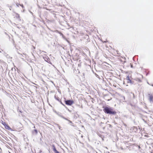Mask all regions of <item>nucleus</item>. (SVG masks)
I'll use <instances>...</instances> for the list:
<instances>
[{
    "label": "nucleus",
    "instance_id": "nucleus-2",
    "mask_svg": "<svg viewBox=\"0 0 153 153\" xmlns=\"http://www.w3.org/2000/svg\"><path fill=\"white\" fill-rule=\"evenodd\" d=\"M65 102L66 105L70 106L74 103V101L72 100H65Z\"/></svg>",
    "mask_w": 153,
    "mask_h": 153
},
{
    "label": "nucleus",
    "instance_id": "nucleus-3",
    "mask_svg": "<svg viewBox=\"0 0 153 153\" xmlns=\"http://www.w3.org/2000/svg\"><path fill=\"white\" fill-rule=\"evenodd\" d=\"M2 124L4 125V126L5 128L9 130H11V128L9 127L8 125L6 124L5 123L2 122Z\"/></svg>",
    "mask_w": 153,
    "mask_h": 153
},
{
    "label": "nucleus",
    "instance_id": "nucleus-5",
    "mask_svg": "<svg viewBox=\"0 0 153 153\" xmlns=\"http://www.w3.org/2000/svg\"><path fill=\"white\" fill-rule=\"evenodd\" d=\"M14 16H15L14 18H16V19H19V20H21L20 16L19 14H18L16 13H15Z\"/></svg>",
    "mask_w": 153,
    "mask_h": 153
},
{
    "label": "nucleus",
    "instance_id": "nucleus-6",
    "mask_svg": "<svg viewBox=\"0 0 153 153\" xmlns=\"http://www.w3.org/2000/svg\"><path fill=\"white\" fill-rule=\"evenodd\" d=\"M53 150L55 153H59L56 150L54 145H52Z\"/></svg>",
    "mask_w": 153,
    "mask_h": 153
},
{
    "label": "nucleus",
    "instance_id": "nucleus-9",
    "mask_svg": "<svg viewBox=\"0 0 153 153\" xmlns=\"http://www.w3.org/2000/svg\"><path fill=\"white\" fill-rule=\"evenodd\" d=\"M34 131L35 132L36 134H37V131L35 129L34 130Z\"/></svg>",
    "mask_w": 153,
    "mask_h": 153
},
{
    "label": "nucleus",
    "instance_id": "nucleus-4",
    "mask_svg": "<svg viewBox=\"0 0 153 153\" xmlns=\"http://www.w3.org/2000/svg\"><path fill=\"white\" fill-rule=\"evenodd\" d=\"M148 97L149 101L151 102L153 101V95L152 94H149Z\"/></svg>",
    "mask_w": 153,
    "mask_h": 153
},
{
    "label": "nucleus",
    "instance_id": "nucleus-12",
    "mask_svg": "<svg viewBox=\"0 0 153 153\" xmlns=\"http://www.w3.org/2000/svg\"><path fill=\"white\" fill-rule=\"evenodd\" d=\"M81 137H83V136H81Z\"/></svg>",
    "mask_w": 153,
    "mask_h": 153
},
{
    "label": "nucleus",
    "instance_id": "nucleus-14",
    "mask_svg": "<svg viewBox=\"0 0 153 153\" xmlns=\"http://www.w3.org/2000/svg\"><path fill=\"white\" fill-rule=\"evenodd\" d=\"M9 153H11L10 152H9Z\"/></svg>",
    "mask_w": 153,
    "mask_h": 153
},
{
    "label": "nucleus",
    "instance_id": "nucleus-1",
    "mask_svg": "<svg viewBox=\"0 0 153 153\" xmlns=\"http://www.w3.org/2000/svg\"><path fill=\"white\" fill-rule=\"evenodd\" d=\"M104 112L107 114H116V112L111 108H109L107 107H105L103 110Z\"/></svg>",
    "mask_w": 153,
    "mask_h": 153
},
{
    "label": "nucleus",
    "instance_id": "nucleus-10",
    "mask_svg": "<svg viewBox=\"0 0 153 153\" xmlns=\"http://www.w3.org/2000/svg\"><path fill=\"white\" fill-rule=\"evenodd\" d=\"M145 137H148V136H147V135H145Z\"/></svg>",
    "mask_w": 153,
    "mask_h": 153
},
{
    "label": "nucleus",
    "instance_id": "nucleus-13",
    "mask_svg": "<svg viewBox=\"0 0 153 153\" xmlns=\"http://www.w3.org/2000/svg\"><path fill=\"white\" fill-rule=\"evenodd\" d=\"M1 60L0 59V62H1Z\"/></svg>",
    "mask_w": 153,
    "mask_h": 153
},
{
    "label": "nucleus",
    "instance_id": "nucleus-7",
    "mask_svg": "<svg viewBox=\"0 0 153 153\" xmlns=\"http://www.w3.org/2000/svg\"><path fill=\"white\" fill-rule=\"evenodd\" d=\"M126 79L127 80L128 83H132V81L130 79V78L129 76H127L126 77Z\"/></svg>",
    "mask_w": 153,
    "mask_h": 153
},
{
    "label": "nucleus",
    "instance_id": "nucleus-11",
    "mask_svg": "<svg viewBox=\"0 0 153 153\" xmlns=\"http://www.w3.org/2000/svg\"><path fill=\"white\" fill-rule=\"evenodd\" d=\"M123 98L125 100V97H123Z\"/></svg>",
    "mask_w": 153,
    "mask_h": 153
},
{
    "label": "nucleus",
    "instance_id": "nucleus-8",
    "mask_svg": "<svg viewBox=\"0 0 153 153\" xmlns=\"http://www.w3.org/2000/svg\"><path fill=\"white\" fill-rule=\"evenodd\" d=\"M136 80L139 82H140L141 81V79L138 78H136Z\"/></svg>",
    "mask_w": 153,
    "mask_h": 153
}]
</instances>
